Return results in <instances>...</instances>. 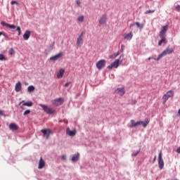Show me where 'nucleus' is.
Here are the masks:
<instances>
[{
    "mask_svg": "<svg viewBox=\"0 0 180 180\" xmlns=\"http://www.w3.org/2000/svg\"><path fill=\"white\" fill-rule=\"evenodd\" d=\"M168 31V25H165L162 27V30L159 33V37L161 38V40L158 42V46H162V43L167 44V32Z\"/></svg>",
    "mask_w": 180,
    "mask_h": 180,
    "instance_id": "nucleus-1",
    "label": "nucleus"
},
{
    "mask_svg": "<svg viewBox=\"0 0 180 180\" xmlns=\"http://www.w3.org/2000/svg\"><path fill=\"white\" fill-rule=\"evenodd\" d=\"M172 96H174V91H172V90L168 91L162 96L164 103H165L168 101V99H169V98H172Z\"/></svg>",
    "mask_w": 180,
    "mask_h": 180,
    "instance_id": "nucleus-2",
    "label": "nucleus"
},
{
    "mask_svg": "<svg viewBox=\"0 0 180 180\" xmlns=\"http://www.w3.org/2000/svg\"><path fill=\"white\" fill-rule=\"evenodd\" d=\"M158 165L160 169L164 168V160H162V151H160L158 156Z\"/></svg>",
    "mask_w": 180,
    "mask_h": 180,
    "instance_id": "nucleus-3",
    "label": "nucleus"
},
{
    "mask_svg": "<svg viewBox=\"0 0 180 180\" xmlns=\"http://www.w3.org/2000/svg\"><path fill=\"white\" fill-rule=\"evenodd\" d=\"M1 25H2V26H6V27H9V29H12V32L18 31L17 29L18 27H16L15 25L8 24V23L5 22V21H2Z\"/></svg>",
    "mask_w": 180,
    "mask_h": 180,
    "instance_id": "nucleus-4",
    "label": "nucleus"
},
{
    "mask_svg": "<svg viewBox=\"0 0 180 180\" xmlns=\"http://www.w3.org/2000/svg\"><path fill=\"white\" fill-rule=\"evenodd\" d=\"M84 34H85V32H82L77 38V44L78 47H81V45L84 44Z\"/></svg>",
    "mask_w": 180,
    "mask_h": 180,
    "instance_id": "nucleus-5",
    "label": "nucleus"
},
{
    "mask_svg": "<svg viewBox=\"0 0 180 180\" xmlns=\"http://www.w3.org/2000/svg\"><path fill=\"white\" fill-rule=\"evenodd\" d=\"M105 65H106V61L103 59L100 60L96 63V67H97L98 70H102V68H103V67H105Z\"/></svg>",
    "mask_w": 180,
    "mask_h": 180,
    "instance_id": "nucleus-6",
    "label": "nucleus"
},
{
    "mask_svg": "<svg viewBox=\"0 0 180 180\" xmlns=\"http://www.w3.org/2000/svg\"><path fill=\"white\" fill-rule=\"evenodd\" d=\"M63 102L64 99H63L62 98H56L52 101V103L53 105H54V106H60L62 103H63Z\"/></svg>",
    "mask_w": 180,
    "mask_h": 180,
    "instance_id": "nucleus-7",
    "label": "nucleus"
},
{
    "mask_svg": "<svg viewBox=\"0 0 180 180\" xmlns=\"http://www.w3.org/2000/svg\"><path fill=\"white\" fill-rule=\"evenodd\" d=\"M108 20V15L106 14H103L99 19L100 25H105Z\"/></svg>",
    "mask_w": 180,
    "mask_h": 180,
    "instance_id": "nucleus-8",
    "label": "nucleus"
},
{
    "mask_svg": "<svg viewBox=\"0 0 180 180\" xmlns=\"http://www.w3.org/2000/svg\"><path fill=\"white\" fill-rule=\"evenodd\" d=\"M172 53H174V49L167 48L162 51L161 55L164 57V56H167L168 54H172Z\"/></svg>",
    "mask_w": 180,
    "mask_h": 180,
    "instance_id": "nucleus-9",
    "label": "nucleus"
},
{
    "mask_svg": "<svg viewBox=\"0 0 180 180\" xmlns=\"http://www.w3.org/2000/svg\"><path fill=\"white\" fill-rule=\"evenodd\" d=\"M15 92H20V91H22V83L20 82H18L15 84Z\"/></svg>",
    "mask_w": 180,
    "mask_h": 180,
    "instance_id": "nucleus-10",
    "label": "nucleus"
},
{
    "mask_svg": "<svg viewBox=\"0 0 180 180\" xmlns=\"http://www.w3.org/2000/svg\"><path fill=\"white\" fill-rule=\"evenodd\" d=\"M61 57H63V52H60L56 55H55L54 56H52L50 60H53V61H57V60H58V58H61Z\"/></svg>",
    "mask_w": 180,
    "mask_h": 180,
    "instance_id": "nucleus-11",
    "label": "nucleus"
},
{
    "mask_svg": "<svg viewBox=\"0 0 180 180\" xmlns=\"http://www.w3.org/2000/svg\"><path fill=\"white\" fill-rule=\"evenodd\" d=\"M115 93L119 94L120 95V96H123V95H124V94H126V91H124V88H118L115 91Z\"/></svg>",
    "mask_w": 180,
    "mask_h": 180,
    "instance_id": "nucleus-12",
    "label": "nucleus"
},
{
    "mask_svg": "<svg viewBox=\"0 0 180 180\" xmlns=\"http://www.w3.org/2000/svg\"><path fill=\"white\" fill-rule=\"evenodd\" d=\"M66 133L67 134H68V136H70L71 137H74V136L77 134V131L76 130L71 131L69 128H68L66 130Z\"/></svg>",
    "mask_w": 180,
    "mask_h": 180,
    "instance_id": "nucleus-13",
    "label": "nucleus"
},
{
    "mask_svg": "<svg viewBox=\"0 0 180 180\" xmlns=\"http://www.w3.org/2000/svg\"><path fill=\"white\" fill-rule=\"evenodd\" d=\"M46 112L47 113V115H54V113H56V110L53 109V108H50L49 107H46Z\"/></svg>",
    "mask_w": 180,
    "mask_h": 180,
    "instance_id": "nucleus-14",
    "label": "nucleus"
},
{
    "mask_svg": "<svg viewBox=\"0 0 180 180\" xmlns=\"http://www.w3.org/2000/svg\"><path fill=\"white\" fill-rule=\"evenodd\" d=\"M141 124V121L135 122L134 120H131L130 127H137V126H140Z\"/></svg>",
    "mask_w": 180,
    "mask_h": 180,
    "instance_id": "nucleus-15",
    "label": "nucleus"
},
{
    "mask_svg": "<svg viewBox=\"0 0 180 180\" xmlns=\"http://www.w3.org/2000/svg\"><path fill=\"white\" fill-rule=\"evenodd\" d=\"M124 39L126 40H131V39H133V33L129 32V34H124Z\"/></svg>",
    "mask_w": 180,
    "mask_h": 180,
    "instance_id": "nucleus-16",
    "label": "nucleus"
},
{
    "mask_svg": "<svg viewBox=\"0 0 180 180\" xmlns=\"http://www.w3.org/2000/svg\"><path fill=\"white\" fill-rule=\"evenodd\" d=\"M64 72H65V70L64 69H60L57 74V78H63Z\"/></svg>",
    "mask_w": 180,
    "mask_h": 180,
    "instance_id": "nucleus-17",
    "label": "nucleus"
},
{
    "mask_svg": "<svg viewBox=\"0 0 180 180\" xmlns=\"http://www.w3.org/2000/svg\"><path fill=\"white\" fill-rule=\"evenodd\" d=\"M30 37V31L27 30L25 34H23V38L25 40H29V38Z\"/></svg>",
    "mask_w": 180,
    "mask_h": 180,
    "instance_id": "nucleus-18",
    "label": "nucleus"
},
{
    "mask_svg": "<svg viewBox=\"0 0 180 180\" xmlns=\"http://www.w3.org/2000/svg\"><path fill=\"white\" fill-rule=\"evenodd\" d=\"M10 130L16 131L18 130V125L13 123L10 124L9 125Z\"/></svg>",
    "mask_w": 180,
    "mask_h": 180,
    "instance_id": "nucleus-19",
    "label": "nucleus"
},
{
    "mask_svg": "<svg viewBox=\"0 0 180 180\" xmlns=\"http://www.w3.org/2000/svg\"><path fill=\"white\" fill-rule=\"evenodd\" d=\"M148 123H150V120L146 118L145 119V122L141 121V124H142L143 127H147Z\"/></svg>",
    "mask_w": 180,
    "mask_h": 180,
    "instance_id": "nucleus-20",
    "label": "nucleus"
},
{
    "mask_svg": "<svg viewBox=\"0 0 180 180\" xmlns=\"http://www.w3.org/2000/svg\"><path fill=\"white\" fill-rule=\"evenodd\" d=\"M44 160H43V159L41 158L39 162V169H41V168H43V167H44Z\"/></svg>",
    "mask_w": 180,
    "mask_h": 180,
    "instance_id": "nucleus-21",
    "label": "nucleus"
},
{
    "mask_svg": "<svg viewBox=\"0 0 180 180\" xmlns=\"http://www.w3.org/2000/svg\"><path fill=\"white\" fill-rule=\"evenodd\" d=\"M120 59H117L115 60L114 63H112V67L114 68H117V67H119V63H120Z\"/></svg>",
    "mask_w": 180,
    "mask_h": 180,
    "instance_id": "nucleus-22",
    "label": "nucleus"
},
{
    "mask_svg": "<svg viewBox=\"0 0 180 180\" xmlns=\"http://www.w3.org/2000/svg\"><path fill=\"white\" fill-rule=\"evenodd\" d=\"M79 158V153H77L72 156V161L75 162V161H78V159Z\"/></svg>",
    "mask_w": 180,
    "mask_h": 180,
    "instance_id": "nucleus-23",
    "label": "nucleus"
},
{
    "mask_svg": "<svg viewBox=\"0 0 180 180\" xmlns=\"http://www.w3.org/2000/svg\"><path fill=\"white\" fill-rule=\"evenodd\" d=\"M34 89H35L34 86H32V85L29 86L27 87V92H30V93L34 92Z\"/></svg>",
    "mask_w": 180,
    "mask_h": 180,
    "instance_id": "nucleus-24",
    "label": "nucleus"
},
{
    "mask_svg": "<svg viewBox=\"0 0 180 180\" xmlns=\"http://www.w3.org/2000/svg\"><path fill=\"white\" fill-rule=\"evenodd\" d=\"M53 131L51 129H46V139H49V136H50V134H52Z\"/></svg>",
    "mask_w": 180,
    "mask_h": 180,
    "instance_id": "nucleus-25",
    "label": "nucleus"
},
{
    "mask_svg": "<svg viewBox=\"0 0 180 180\" xmlns=\"http://www.w3.org/2000/svg\"><path fill=\"white\" fill-rule=\"evenodd\" d=\"M22 106H28V107L33 106V103L31 102V101L27 102V103H24L22 104Z\"/></svg>",
    "mask_w": 180,
    "mask_h": 180,
    "instance_id": "nucleus-26",
    "label": "nucleus"
},
{
    "mask_svg": "<svg viewBox=\"0 0 180 180\" xmlns=\"http://www.w3.org/2000/svg\"><path fill=\"white\" fill-rule=\"evenodd\" d=\"M0 61H6V58L2 53H0Z\"/></svg>",
    "mask_w": 180,
    "mask_h": 180,
    "instance_id": "nucleus-27",
    "label": "nucleus"
},
{
    "mask_svg": "<svg viewBox=\"0 0 180 180\" xmlns=\"http://www.w3.org/2000/svg\"><path fill=\"white\" fill-rule=\"evenodd\" d=\"M120 54V52H117V53H114L110 56V58H116L117 56Z\"/></svg>",
    "mask_w": 180,
    "mask_h": 180,
    "instance_id": "nucleus-28",
    "label": "nucleus"
},
{
    "mask_svg": "<svg viewBox=\"0 0 180 180\" xmlns=\"http://www.w3.org/2000/svg\"><path fill=\"white\" fill-rule=\"evenodd\" d=\"M84 15H81V16H79V17H78L77 20H78L79 22H84Z\"/></svg>",
    "mask_w": 180,
    "mask_h": 180,
    "instance_id": "nucleus-29",
    "label": "nucleus"
},
{
    "mask_svg": "<svg viewBox=\"0 0 180 180\" xmlns=\"http://www.w3.org/2000/svg\"><path fill=\"white\" fill-rule=\"evenodd\" d=\"M8 53L10 54V56H13V54H15V50H13V48H11Z\"/></svg>",
    "mask_w": 180,
    "mask_h": 180,
    "instance_id": "nucleus-30",
    "label": "nucleus"
},
{
    "mask_svg": "<svg viewBox=\"0 0 180 180\" xmlns=\"http://www.w3.org/2000/svg\"><path fill=\"white\" fill-rule=\"evenodd\" d=\"M155 10H148L145 12L146 15H148V13H154Z\"/></svg>",
    "mask_w": 180,
    "mask_h": 180,
    "instance_id": "nucleus-31",
    "label": "nucleus"
},
{
    "mask_svg": "<svg viewBox=\"0 0 180 180\" xmlns=\"http://www.w3.org/2000/svg\"><path fill=\"white\" fill-rule=\"evenodd\" d=\"M164 57L161 53L158 56L157 58H154L156 61H159L160 58H162Z\"/></svg>",
    "mask_w": 180,
    "mask_h": 180,
    "instance_id": "nucleus-32",
    "label": "nucleus"
},
{
    "mask_svg": "<svg viewBox=\"0 0 180 180\" xmlns=\"http://www.w3.org/2000/svg\"><path fill=\"white\" fill-rule=\"evenodd\" d=\"M11 5H19V3L18 1H12L11 2Z\"/></svg>",
    "mask_w": 180,
    "mask_h": 180,
    "instance_id": "nucleus-33",
    "label": "nucleus"
},
{
    "mask_svg": "<svg viewBox=\"0 0 180 180\" xmlns=\"http://www.w3.org/2000/svg\"><path fill=\"white\" fill-rule=\"evenodd\" d=\"M30 113V110H27L24 112V116H26Z\"/></svg>",
    "mask_w": 180,
    "mask_h": 180,
    "instance_id": "nucleus-34",
    "label": "nucleus"
},
{
    "mask_svg": "<svg viewBox=\"0 0 180 180\" xmlns=\"http://www.w3.org/2000/svg\"><path fill=\"white\" fill-rule=\"evenodd\" d=\"M17 30L18 31V36H20V34H21V33H22V32H21V30H20V27H17Z\"/></svg>",
    "mask_w": 180,
    "mask_h": 180,
    "instance_id": "nucleus-35",
    "label": "nucleus"
},
{
    "mask_svg": "<svg viewBox=\"0 0 180 180\" xmlns=\"http://www.w3.org/2000/svg\"><path fill=\"white\" fill-rule=\"evenodd\" d=\"M139 153H140V150H137L136 153H132V156L136 157L139 154Z\"/></svg>",
    "mask_w": 180,
    "mask_h": 180,
    "instance_id": "nucleus-36",
    "label": "nucleus"
},
{
    "mask_svg": "<svg viewBox=\"0 0 180 180\" xmlns=\"http://www.w3.org/2000/svg\"><path fill=\"white\" fill-rule=\"evenodd\" d=\"M135 25H136L137 27H143V25H141L139 22H136Z\"/></svg>",
    "mask_w": 180,
    "mask_h": 180,
    "instance_id": "nucleus-37",
    "label": "nucleus"
},
{
    "mask_svg": "<svg viewBox=\"0 0 180 180\" xmlns=\"http://www.w3.org/2000/svg\"><path fill=\"white\" fill-rule=\"evenodd\" d=\"M113 68L114 67H113L112 63L110 65L108 66V70H112Z\"/></svg>",
    "mask_w": 180,
    "mask_h": 180,
    "instance_id": "nucleus-38",
    "label": "nucleus"
},
{
    "mask_svg": "<svg viewBox=\"0 0 180 180\" xmlns=\"http://www.w3.org/2000/svg\"><path fill=\"white\" fill-rule=\"evenodd\" d=\"M39 106H41V108H43L44 110H46V105H45L40 104Z\"/></svg>",
    "mask_w": 180,
    "mask_h": 180,
    "instance_id": "nucleus-39",
    "label": "nucleus"
},
{
    "mask_svg": "<svg viewBox=\"0 0 180 180\" xmlns=\"http://www.w3.org/2000/svg\"><path fill=\"white\" fill-rule=\"evenodd\" d=\"M3 36H4V37H5L6 39H8V35H6V34H5V32H3Z\"/></svg>",
    "mask_w": 180,
    "mask_h": 180,
    "instance_id": "nucleus-40",
    "label": "nucleus"
},
{
    "mask_svg": "<svg viewBox=\"0 0 180 180\" xmlns=\"http://www.w3.org/2000/svg\"><path fill=\"white\" fill-rule=\"evenodd\" d=\"M41 133H43V134L46 136V129H41Z\"/></svg>",
    "mask_w": 180,
    "mask_h": 180,
    "instance_id": "nucleus-41",
    "label": "nucleus"
},
{
    "mask_svg": "<svg viewBox=\"0 0 180 180\" xmlns=\"http://www.w3.org/2000/svg\"><path fill=\"white\" fill-rule=\"evenodd\" d=\"M124 45L121 46V53H123Z\"/></svg>",
    "mask_w": 180,
    "mask_h": 180,
    "instance_id": "nucleus-42",
    "label": "nucleus"
},
{
    "mask_svg": "<svg viewBox=\"0 0 180 180\" xmlns=\"http://www.w3.org/2000/svg\"><path fill=\"white\" fill-rule=\"evenodd\" d=\"M77 5H78L79 6V5H81V1H79V0L77 1Z\"/></svg>",
    "mask_w": 180,
    "mask_h": 180,
    "instance_id": "nucleus-43",
    "label": "nucleus"
},
{
    "mask_svg": "<svg viewBox=\"0 0 180 180\" xmlns=\"http://www.w3.org/2000/svg\"><path fill=\"white\" fill-rule=\"evenodd\" d=\"M176 153L180 154V146L176 149Z\"/></svg>",
    "mask_w": 180,
    "mask_h": 180,
    "instance_id": "nucleus-44",
    "label": "nucleus"
},
{
    "mask_svg": "<svg viewBox=\"0 0 180 180\" xmlns=\"http://www.w3.org/2000/svg\"><path fill=\"white\" fill-rule=\"evenodd\" d=\"M70 82L66 83V84H65V87L68 86L70 85Z\"/></svg>",
    "mask_w": 180,
    "mask_h": 180,
    "instance_id": "nucleus-45",
    "label": "nucleus"
},
{
    "mask_svg": "<svg viewBox=\"0 0 180 180\" xmlns=\"http://www.w3.org/2000/svg\"><path fill=\"white\" fill-rule=\"evenodd\" d=\"M155 160H157V156H155L154 158H153V162H155Z\"/></svg>",
    "mask_w": 180,
    "mask_h": 180,
    "instance_id": "nucleus-46",
    "label": "nucleus"
},
{
    "mask_svg": "<svg viewBox=\"0 0 180 180\" xmlns=\"http://www.w3.org/2000/svg\"><path fill=\"white\" fill-rule=\"evenodd\" d=\"M62 158H63V160H65V158H66L65 155H63V156H62Z\"/></svg>",
    "mask_w": 180,
    "mask_h": 180,
    "instance_id": "nucleus-47",
    "label": "nucleus"
},
{
    "mask_svg": "<svg viewBox=\"0 0 180 180\" xmlns=\"http://www.w3.org/2000/svg\"><path fill=\"white\" fill-rule=\"evenodd\" d=\"M0 115H4V111L0 110Z\"/></svg>",
    "mask_w": 180,
    "mask_h": 180,
    "instance_id": "nucleus-48",
    "label": "nucleus"
},
{
    "mask_svg": "<svg viewBox=\"0 0 180 180\" xmlns=\"http://www.w3.org/2000/svg\"><path fill=\"white\" fill-rule=\"evenodd\" d=\"M153 59H154V58H153V57H149V58H148V60H153Z\"/></svg>",
    "mask_w": 180,
    "mask_h": 180,
    "instance_id": "nucleus-49",
    "label": "nucleus"
},
{
    "mask_svg": "<svg viewBox=\"0 0 180 180\" xmlns=\"http://www.w3.org/2000/svg\"><path fill=\"white\" fill-rule=\"evenodd\" d=\"M133 26H134V24H131V25H130V27H133Z\"/></svg>",
    "mask_w": 180,
    "mask_h": 180,
    "instance_id": "nucleus-50",
    "label": "nucleus"
},
{
    "mask_svg": "<svg viewBox=\"0 0 180 180\" xmlns=\"http://www.w3.org/2000/svg\"><path fill=\"white\" fill-rule=\"evenodd\" d=\"M4 34V32H0V36H2Z\"/></svg>",
    "mask_w": 180,
    "mask_h": 180,
    "instance_id": "nucleus-51",
    "label": "nucleus"
},
{
    "mask_svg": "<svg viewBox=\"0 0 180 180\" xmlns=\"http://www.w3.org/2000/svg\"><path fill=\"white\" fill-rule=\"evenodd\" d=\"M120 58H122V56H121V57H120Z\"/></svg>",
    "mask_w": 180,
    "mask_h": 180,
    "instance_id": "nucleus-52",
    "label": "nucleus"
}]
</instances>
